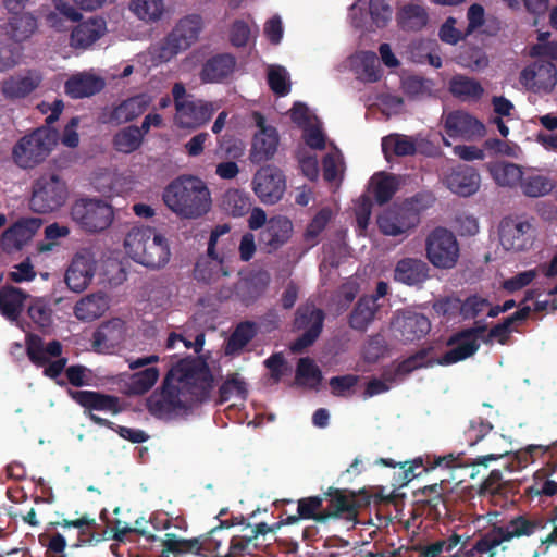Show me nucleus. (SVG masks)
Wrapping results in <instances>:
<instances>
[{
	"mask_svg": "<svg viewBox=\"0 0 557 557\" xmlns=\"http://www.w3.org/2000/svg\"><path fill=\"white\" fill-rule=\"evenodd\" d=\"M212 387L213 375L208 363L199 357H186L172 366L161 388L147 398L146 408L154 418L173 420L206 401Z\"/></svg>",
	"mask_w": 557,
	"mask_h": 557,
	"instance_id": "f257e3e1",
	"label": "nucleus"
},
{
	"mask_svg": "<svg viewBox=\"0 0 557 557\" xmlns=\"http://www.w3.org/2000/svg\"><path fill=\"white\" fill-rule=\"evenodd\" d=\"M269 524L260 522L256 524L246 523L239 534L230 539L226 549H222L221 541L215 535L223 531V524L212 529L209 535L201 542L198 537L180 539L174 533H165L162 542V553H172L176 556L182 554H194L203 557L201 549L210 550L218 557H249L264 546V536L269 533Z\"/></svg>",
	"mask_w": 557,
	"mask_h": 557,
	"instance_id": "f03ea898",
	"label": "nucleus"
},
{
	"mask_svg": "<svg viewBox=\"0 0 557 557\" xmlns=\"http://www.w3.org/2000/svg\"><path fill=\"white\" fill-rule=\"evenodd\" d=\"M166 207L184 219H198L209 212L211 194L206 183L194 175H181L163 191Z\"/></svg>",
	"mask_w": 557,
	"mask_h": 557,
	"instance_id": "7ed1b4c3",
	"label": "nucleus"
},
{
	"mask_svg": "<svg viewBox=\"0 0 557 557\" xmlns=\"http://www.w3.org/2000/svg\"><path fill=\"white\" fill-rule=\"evenodd\" d=\"M59 140L70 147V123L64 125L62 135L54 127L40 126L21 137L12 148L14 163L30 170L42 163L58 145Z\"/></svg>",
	"mask_w": 557,
	"mask_h": 557,
	"instance_id": "20e7f679",
	"label": "nucleus"
},
{
	"mask_svg": "<svg viewBox=\"0 0 557 557\" xmlns=\"http://www.w3.org/2000/svg\"><path fill=\"white\" fill-rule=\"evenodd\" d=\"M541 519L516 516L504 525H494L480 536L469 549L462 547L449 557H495L497 547L513 537L530 536L536 529L543 528Z\"/></svg>",
	"mask_w": 557,
	"mask_h": 557,
	"instance_id": "39448f33",
	"label": "nucleus"
},
{
	"mask_svg": "<svg viewBox=\"0 0 557 557\" xmlns=\"http://www.w3.org/2000/svg\"><path fill=\"white\" fill-rule=\"evenodd\" d=\"M128 256L150 269L164 267L171 256L168 239L150 226H135L124 239Z\"/></svg>",
	"mask_w": 557,
	"mask_h": 557,
	"instance_id": "423d86ee",
	"label": "nucleus"
},
{
	"mask_svg": "<svg viewBox=\"0 0 557 557\" xmlns=\"http://www.w3.org/2000/svg\"><path fill=\"white\" fill-rule=\"evenodd\" d=\"M75 515L77 518L72 519V529L77 531V541L72 544L74 547H81L92 542L97 543L103 539H112L117 542H124L129 539L131 525L119 519L110 521L106 508L101 509L99 513L100 519L106 523L104 529H101L96 522L95 517L89 513L79 515L76 511Z\"/></svg>",
	"mask_w": 557,
	"mask_h": 557,
	"instance_id": "0eeeda50",
	"label": "nucleus"
},
{
	"mask_svg": "<svg viewBox=\"0 0 557 557\" xmlns=\"http://www.w3.org/2000/svg\"><path fill=\"white\" fill-rule=\"evenodd\" d=\"M435 201L431 193L416 194L403 206L385 211L377 219V226L382 234L387 236H399L416 228L420 223L419 209H424Z\"/></svg>",
	"mask_w": 557,
	"mask_h": 557,
	"instance_id": "6e6552de",
	"label": "nucleus"
},
{
	"mask_svg": "<svg viewBox=\"0 0 557 557\" xmlns=\"http://www.w3.org/2000/svg\"><path fill=\"white\" fill-rule=\"evenodd\" d=\"M228 232H231L228 224H218L211 231L207 255L199 257L194 267V277L198 282L209 284L233 273L234 269L231 267L228 252H225L223 249L221 252L216 251V245L221 237L228 234Z\"/></svg>",
	"mask_w": 557,
	"mask_h": 557,
	"instance_id": "1a4fd4ad",
	"label": "nucleus"
},
{
	"mask_svg": "<svg viewBox=\"0 0 557 557\" xmlns=\"http://www.w3.org/2000/svg\"><path fill=\"white\" fill-rule=\"evenodd\" d=\"M201 30L200 15L190 14L181 18L166 37L153 47L154 59L159 62H169L190 48L198 40Z\"/></svg>",
	"mask_w": 557,
	"mask_h": 557,
	"instance_id": "9d476101",
	"label": "nucleus"
},
{
	"mask_svg": "<svg viewBox=\"0 0 557 557\" xmlns=\"http://www.w3.org/2000/svg\"><path fill=\"white\" fill-rule=\"evenodd\" d=\"M26 354L28 359L36 367L44 368V375L55 380L58 384H63L58 377L65 373L70 380V368H65L67 359L61 357L62 345L54 339L45 344L44 339L37 335L29 333L26 335Z\"/></svg>",
	"mask_w": 557,
	"mask_h": 557,
	"instance_id": "9b49d317",
	"label": "nucleus"
},
{
	"mask_svg": "<svg viewBox=\"0 0 557 557\" xmlns=\"http://www.w3.org/2000/svg\"><path fill=\"white\" fill-rule=\"evenodd\" d=\"M67 199L64 181L54 174H42L32 185L29 209L35 213H50L62 207Z\"/></svg>",
	"mask_w": 557,
	"mask_h": 557,
	"instance_id": "f8f14e48",
	"label": "nucleus"
},
{
	"mask_svg": "<svg viewBox=\"0 0 557 557\" xmlns=\"http://www.w3.org/2000/svg\"><path fill=\"white\" fill-rule=\"evenodd\" d=\"M325 312L312 302L300 305L295 312L293 329L302 331V334L290 344L295 354L302 352L312 346L323 331Z\"/></svg>",
	"mask_w": 557,
	"mask_h": 557,
	"instance_id": "ddd939ff",
	"label": "nucleus"
},
{
	"mask_svg": "<svg viewBox=\"0 0 557 557\" xmlns=\"http://www.w3.org/2000/svg\"><path fill=\"white\" fill-rule=\"evenodd\" d=\"M426 258L437 269H453L459 259V244L449 230L435 227L425 240Z\"/></svg>",
	"mask_w": 557,
	"mask_h": 557,
	"instance_id": "4468645a",
	"label": "nucleus"
},
{
	"mask_svg": "<svg viewBox=\"0 0 557 557\" xmlns=\"http://www.w3.org/2000/svg\"><path fill=\"white\" fill-rule=\"evenodd\" d=\"M113 218L112 207L101 199H79L72 206V220L88 233L107 230Z\"/></svg>",
	"mask_w": 557,
	"mask_h": 557,
	"instance_id": "2eb2a0df",
	"label": "nucleus"
},
{
	"mask_svg": "<svg viewBox=\"0 0 557 557\" xmlns=\"http://www.w3.org/2000/svg\"><path fill=\"white\" fill-rule=\"evenodd\" d=\"M253 191L264 205L277 203L286 190L283 171L274 165L260 168L252 180Z\"/></svg>",
	"mask_w": 557,
	"mask_h": 557,
	"instance_id": "dca6fc26",
	"label": "nucleus"
},
{
	"mask_svg": "<svg viewBox=\"0 0 557 557\" xmlns=\"http://www.w3.org/2000/svg\"><path fill=\"white\" fill-rule=\"evenodd\" d=\"M323 498L329 500L327 507L324 508L323 516L320 518L324 522L335 518H344L351 522L357 520L360 504L355 491L330 486L324 492Z\"/></svg>",
	"mask_w": 557,
	"mask_h": 557,
	"instance_id": "f3484780",
	"label": "nucleus"
},
{
	"mask_svg": "<svg viewBox=\"0 0 557 557\" xmlns=\"http://www.w3.org/2000/svg\"><path fill=\"white\" fill-rule=\"evenodd\" d=\"M42 219L23 216L12 223L0 235V248L5 253H15L27 246L42 225Z\"/></svg>",
	"mask_w": 557,
	"mask_h": 557,
	"instance_id": "a211bd4d",
	"label": "nucleus"
},
{
	"mask_svg": "<svg viewBox=\"0 0 557 557\" xmlns=\"http://www.w3.org/2000/svg\"><path fill=\"white\" fill-rule=\"evenodd\" d=\"M557 82V69L547 60H537L523 69L520 73V83L533 92H549Z\"/></svg>",
	"mask_w": 557,
	"mask_h": 557,
	"instance_id": "6ab92c4d",
	"label": "nucleus"
},
{
	"mask_svg": "<svg viewBox=\"0 0 557 557\" xmlns=\"http://www.w3.org/2000/svg\"><path fill=\"white\" fill-rule=\"evenodd\" d=\"M292 233L293 223L288 218L283 215L272 216L259 233V246L264 252L272 253L288 242Z\"/></svg>",
	"mask_w": 557,
	"mask_h": 557,
	"instance_id": "aec40b11",
	"label": "nucleus"
},
{
	"mask_svg": "<svg viewBox=\"0 0 557 557\" xmlns=\"http://www.w3.org/2000/svg\"><path fill=\"white\" fill-rule=\"evenodd\" d=\"M443 184L460 197H470L479 190L481 177L473 166L459 164L444 175Z\"/></svg>",
	"mask_w": 557,
	"mask_h": 557,
	"instance_id": "412c9836",
	"label": "nucleus"
},
{
	"mask_svg": "<svg viewBox=\"0 0 557 557\" xmlns=\"http://www.w3.org/2000/svg\"><path fill=\"white\" fill-rule=\"evenodd\" d=\"M178 106L175 124L181 128L193 129L206 124L218 109L211 102L195 98Z\"/></svg>",
	"mask_w": 557,
	"mask_h": 557,
	"instance_id": "4be33fe9",
	"label": "nucleus"
},
{
	"mask_svg": "<svg viewBox=\"0 0 557 557\" xmlns=\"http://www.w3.org/2000/svg\"><path fill=\"white\" fill-rule=\"evenodd\" d=\"M392 325L395 336L404 343L419 341L431 330V322L424 314L411 311L398 315Z\"/></svg>",
	"mask_w": 557,
	"mask_h": 557,
	"instance_id": "5701e85b",
	"label": "nucleus"
},
{
	"mask_svg": "<svg viewBox=\"0 0 557 557\" xmlns=\"http://www.w3.org/2000/svg\"><path fill=\"white\" fill-rule=\"evenodd\" d=\"M531 224L518 218H504L499 224V242L504 249L522 251L530 245Z\"/></svg>",
	"mask_w": 557,
	"mask_h": 557,
	"instance_id": "b1692460",
	"label": "nucleus"
},
{
	"mask_svg": "<svg viewBox=\"0 0 557 557\" xmlns=\"http://www.w3.org/2000/svg\"><path fill=\"white\" fill-rule=\"evenodd\" d=\"M256 121L260 131L253 137L249 159L252 163L260 164L275 154L278 136L275 128L264 125V117L260 113H256Z\"/></svg>",
	"mask_w": 557,
	"mask_h": 557,
	"instance_id": "393cba45",
	"label": "nucleus"
},
{
	"mask_svg": "<svg viewBox=\"0 0 557 557\" xmlns=\"http://www.w3.org/2000/svg\"><path fill=\"white\" fill-rule=\"evenodd\" d=\"M445 132L451 138L470 140L484 135V125L469 113L450 112L445 119Z\"/></svg>",
	"mask_w": 557,
	"mask_h": 557,
	"instance_id": "a878e982",
	"label": "nucleus"
},
{
	"mask_svg": "<svg viewBox=\"0 0 557 557\" xmlns=\"http://www.w3.org/2000/svg\"><path fill=\"white\" fill-rule=\"evenodd\" d=\"M72 399L88 412L104 411L117 414L122 411L121 400L114 395L95 391H76L72 392Z\"/></svg>",
	"mask_w": 557,
	"mask_h": 557,
	"instance_id": "bb28decb",
	"label": "nucleus"
},
{
	"mask_svg": "<svg viewBox=\"0 0 557 557\" xmlns=\"http://www.w3.org/2000/svg\"><path fill=\"white\" fill-rule=\"evenodd\" d=\"M42 81L38 71L28 70L25 75H12L2 82L1 91L5 99L14 101L29 96Z\"/></svg>",
	"mask_w": 557,
	"mask_h": 557,
	"instance_id": "cd10ccee",
	"label": "nucleus"
},
{
	"mask_svg": "<svg viewBox=\"0 0 557 557\" xmlns=\"http://www.w3.org/2000/svg\"><path fill=\"white\" fill-rule=\"evenodd\" d=\"M96 270V259L89 248L78 250L72 258V292H83L91 282Z\"/></svg>",
	"mask_w": 557,
	"mask_h": 557,
	"instance_id": "c85d7f7f",
	"label": "nucleus"
},
{
	"mask_svg": "<svg viewBox=\"0 0 557 557\" xmlns=\"http://www.w3.org/2000/svg\"><path fill=\"white\" fill-rule=\"evenodd\" d=\"M430 268L425 261L419 258H403L394 270V278L408 286H417L430 277Z\"/></svg>",
	"mask_w": 557,
	"mask_h": 557,
	"instance_id": "c756f323",
	"label": "nucleus"
},
{
	"mask_svg": "<svg viewBox=\"0 0 557 557\" xmlns=\"http://www.w3.org/2000/svg\"><path fill=\"white\" fill-rule=\"evenodd\" d=\"M236 66V59L230 53H218L209 58L200 71L203 83H222L228 78Z\"/></svg>",
	"mask_w": 557,
	"mask_h": 557,
	"instance_id": "7c9ffc66",
	"label": "nucleus"
},
{
	"mask_svg": "<svg viewBox=\"0 0 557 557\" xmlns=\"http://www.w3.org/2000/svg\"><path fill=\"white\" fill-rule=\"evenodd\" d=\"M124 337V322L121 319H111L99 325L92 333V347L98 352H109L115 348Z\"/></svg>",
	"mask_w": 557,
	"mask_h": 557,
	"instance_id": "2f4dec72",
	"label": "nucleus"
},
{
	"mask_svg": "<svg viewBox=\"0 0 557 557\" xmlns=\"http://www.w3.org/2000/svg\"><path fill=\"white\" fill-rule=\"evenodd\" d=\"M380 305L375 304V297L361 296L348 315L349 326L358 332H366L375 320Z\"/></svg>",
	"mask_w": 557,
	"mask_h": 557,
	"instance_id": "473e14b6",
	"label": "nucleus"
},
{
	"mask_svg": "<svg viewBox=\"0 0 557 557\" xmlns=\"http://www.w3.org/2000/svg\"><path fill=\"white\" fill-rule=\"evenodd\" d=\"M537 455L548 456L547 466L552 467L550 472L557 470V441L550 445H529L524 449H521L515 454V461L517 465H511L509 470L512 471L516 468H525L529 462H533Z\"/></svg>",
	"mask_w": 557,
	"mask_h": 557,
	"instance_id": "72a5a7b5",
	"label": "nucleus"
},
{
	"mask_svg": "<svg viewBox=\"0 0 557 557\" xmlns=\"http://www.w3.org/2000/svg\"><path fill=\"white\" fill-rule=\"evenodd\" d=\"M28 295L18 287L5 285L0 288V313L10 321H17Z\"/></svg>",
	"mask_w": 557,
	"mask_h": 557,
	"instance_id": "f704fd0d",
	"label": "nucleus"
},
{
	"mask_svg": "<svg viewBox=\"0 0 557 557\" xmlns=\"http://www.w3.org/2000/svg\"><path fill=\"white\" fill-rule=\"evenodd\" d=\"M106 32L101 18H89L72 28V47L87 48L96 42Z\"/></svg>",
	"mask_w": 557,
	"mask_h": 557,
	"instance_id": "c9c22d12",
	"label": "nucleus"
},
{
	"mask_svg": "<svg viewBox=\"0 0 557 557\" xmlns=\"http://www.w3.org/2000/svg\"><path fill=\"white\" fill-rule=\"evenodd\" d=\"M446 345L451 347L438 359L435 363L440 366H449L472 357L480 348V344L475 338L462 337L454 343H450V337L447 339Z\"/></svg>",
	"mask_w": 557,
	"mask_h": 557,
	"instance_id": "e433bc0d",
	"label": "nucleus"
},
{
	"mask_svg": "<svg viewBox=\"0 0 557 557\" xmlns=\"http://www.w3.org/2000/svg\"><path fill=\"white\" fill-rule=\"evenodd\" d=\"M446 345L451 347L438 359L435 363L440 366H449L472 357L480 348V344L475 338L462 337L454 343H450V337L447 339Z\"/></svg>",
	"mask_w": 557,
	"mask_h": 557,
	"instance_id": "4c0bfd02",
	"label": "nucleus"
},
{
	"mask_svg": "<svg viewBox=\"0 0 557 557\" xmlns=\"http://www.w3.org/2000/svg\"><path fill=\"white\" fill-rule=\"evenodd\" d=\"M446 345L451 347L438 359L435 363L440 366H449L472 357L480 348V344L475 338L462 337L454 343H450V337L447 339Z\"/></svg>",
	"mask_w": 557,
	"mask_h": 557,
	"instance_id": "58836bf2",
	"label": "nucleus"
},
{
	"mask_svg": "<svg viewBox=\"0 0 557 557\" xmlns=\"http://www.w3.org/2000/svg\"><path fill=\"white\" fill-rule=\"evenodd\" d=\"M446 345L451 347L438 359L435 363L440 366H449L472 357L480 348V344L475 338L462 337L454 343H450V337L447 339Z\"/></svg>",
	"mask_w": 557,
	"mask_h": 557,
	"instance_id": "ea45409f",
	"label": "nucleus"
},
{
	"mask_svg": "<svg viewBox=\"0 0 557 557\" xmlns=\"http://www.w3.org/2000/svg\"><path fill=\"white\" fill-rule=\"evenodd\" d=\"M450 94L461 101H478L484 94L479 81L465 75H455L449 81Z\"/></svg>",
	"mask_w": 557,
	"mask_h": 557,
	"instance_id": "a19ab883",
	"label": "nucleus"
},
{
	"mask_svg": "<svg viewBox=\"0 0 557 557\" xmlns=\"http://www.w3.org/2000/svg\"><path fill=\"white\" fill-rule=\"evenodd\" d=\"M37 20L30 13L12 15L5 24V34L14 41L27 40L37 29Z\"/></svg>",
	"mask_w": 557,
	"mask_h": 557,
	"instance_id": "79ce46f5",
	"label": "nucleus"
},
{
	"mask_svg": "<svg viewBox=\"0 0 557 557\" xmlns=\"http://www.w3.org/2000/svg\"><path fill=\"white\" fill-rule=\"evenodd\" d=\"M148 107V101L144 95L131 97L116 106L111 114L110 122L123 124L133 121L141 115Z\"/></svg>",
	"mask_w": 557,
	"mask_h": 557,
	"instance_id": "37998d69",
	"label": "nucleus"
},
{
	"mask_svg": "<svg viewBox=\"0 0 557 557\" xmlns=\"http://www.w3.org/2000/svg\"><path fill=\"white\" fill-rule=\"evenodd\" d=\"M107 309L104 295L97 293L82 298L74 307V314L78 320L89 322L101 317Z\"/></svg>",
	"mask_w": 557,
	"mask_h": 557,
	"instance_id": "c03bdc74",
	"label": "nucleus"
},
{
	"mask_svg": "<svg viewBox=\"0 0 557 557\" xmlns=\"http://www.w3.org/2000/svg\"><path fill=\"white\" fill-rule=\"evenodd\" d=\"M429 15L426 10L417 3H407L397 13V22L401 29L417 32L426 26Z\"/></svg>",
	"mask_w": 557,
	"mask_h": 557,
	"instance_id": "a18cd8bd",
	"label": "nucleus"
},
{
	"mask_svg": "<svg viewBox=\"0 0 557 557\" xmlns=\"http://www.w3.org/2000/svg\"><path fill=\"white\" fill-rule=\"evenodd\" d=\"M322 380V371L311 358L302 357L298 360L295 372L297 386L318 391Z\"/></svg>",
	"mask_w": 557,
	"mask_h": 557,
	"instance_id": "49530a36",
	"label": "nucleus"
},
{
	"mask_svg": "<svg viewBox=\"0 0 557 557\" xmlns=\"http://www.w3.org/2000/svg\"><path fill=\"white\" fill-rule=\"evenodd\" d=\"M258 334V325L253 321H243L236 325L225 346L226 355L242 351Z\"/></svg>",
	"mask_w": 557,
	"mask_h": 557,
	"instance_id": "de8ad7c7",
	"label": "nucleus"
},
{
	"mask_svg": "<svg viewBox=\"0 0 557 557\" xmlns=\"http://www.w3.org/2000/svg\"><path fill=\"white\" fill-rule=\"evenodd\" d=\"M382 151L385 157L392 152L396 157H411L417 154V141L404 134H391L382 139Z\"/></svg>",
	"mask_w": 557,
	"mask_h": 557,
	"instance_id": "09e8293b",
	"label": "nucleus"
},
{
	"mask_svg": "<svg viewBox=\"0 0 557 557\" xmlns=\"http://www.w3.org/2000/svg\"><path fill=\"white\" fill-rule=\"evenodd\" d=\"M491 175L497 185L503 187H513L520 185L523 172L515 163L499 162L490 168Z\"/></svg>",
	"mask_w": 557,
	"mask_h": 557,
	"instance_id": "8fccbe9b",
	"label": "nucleus"
},
{
	"mask_svg": "<svg viewBox=\"0 0 557 557\" xmlns=\"http://www.w3.org/2000/svg\"><path fill=\"white\" fill-rule=\"evenodd\" d=\"M104 87V81L101 77L91 74H72V98L90 97Z\"/></svg>",
	"mask_w": 557,
	"mask_h": 557,
	"instance_id": "3c124183",
	"label": "nucleus"
},
{
	"mask_svg": "<svg viewBox=\"0 0 557 557\" xmlns=\"http://www.w3.org/2000/svg\"><path fill=\"white\" fill-rule=\"evenodd\" d=\"M143 139L144 135L141 129L131 125L114 135L113 146L119 152L132 153L140 147Z\"/></svg>",
	"mask_w": 557,
	"mask_h": 557,
	"instance_id": "603ef678",
	"label": "nucleus"
},
{
	"mask_svg": "<svg viewBox=\"0 0 557 557\" xmlns=\"http://www.w3.org/2000/svg\"><path fill=\"white\" fill-rule=\"evenodd\" d=\"M27 314L35 326L44 334H49L53 326L52 309L41 299L33 301L27 310Z\"/></svg>",
	"mask_w": 557,
	"mask_h": 557,
	"instance_id": "864d4df0",
	"label": "nucleus"
},
{
	"mask_svg": "<svg viewBox=\"0 0 557 557\" xmlns=\"http://www.w3.org/2000/svg\"><path fill=\"white\" fill-rule=\"evenodd\" d=\"M251 199L247 193L230 189L223 197V208L233 216H244L251 209Z\"/></svg>",
	"mask_w": 557,
	"mask_h": 557,
	"instance_id": "5fc2aeb1",
	"label": "nucleus"
},
{
	"mask_svg": "<svg viewBox=\"0 0 557 557\" xmlns=\"http://www.w3.org/2000/svg\"><path fill=\"white\" fill-rule=\"evenodd\" d=\"M520 187L524 196L537 198L549 194L553 189V184L546 176L528 174L523 175Z\"/></svg>",
	"mask_w": 557,
	"mask_h": 557,
	"instance_id": "6e6d98bb",
	"label": "nucleus"
},
{
	"mask_svg": "<svg viewBox=\"0 0 557 557\" xmlns=\"http://www.w3.org/2000/svg\"><path fill=\"white\" fill-rule=\"evenodd\" d=\"M331 220V211L329 209H321L308 223L304 233V240L309 248L319 244V237L326 228Z\"/></svg>",
	"mask_w": 557,
	"mask_h": 557,
	"instance_id": "4d7b16f0",
	"label": "nucleus"
},
{
	"mask_svg": "<svg viewBox=\"0 0 557 557\" xmlns=\"http://www.w3.org/2000/svg\"><path fill=\"white\" fill-rule=\"evenodd\" d=\"M131 10L143 21L154 22L163 13V0H132Z\"/></svg>",
	"mask_w": 557,
	"mask_h": 557,
	"instance_id": "13d9d810",
	"label": "nucleus"
},
{
	"mask_svg": "<svg viewBox=\"0 0 557 557\" xmlns=\"http://www.w3.org/2000/svg\"><path fill=\"white\" fill-rule=\"evenodd\" d=\"M414 496H421V498H419V502L424 506H428L431 511L438 513V506L441 504H445L443 481L417 490L414 492Z\"/></svg>",
	"mask_w": 557,
	"mask_h": 557,
	"instance_id": "bf43d9fd",
	"label": "nucleus"
},
{
	"mask_svg": "<svg viewBox=\"0 0 557 557\" xmlns=\"http://www.w3.org/2000/svg\"><path fill=\"white\" fill-rule=\"evenodd\" d=\"M158 377L159 371L157 368H146L131 376L129 388L133 394L143 395L156 384Z\"/></svg>",
	"mask_w": 557,
	"mask_h": 557,
	"instance_id": "052dcab7",
	"label": "nucleus"
},
{
	"mask_svg": "<svg viewBox=\"0 0 557 557\" xmlns=\"http://www.w3.org/2000/svg\"><path fill=\"white\" fill-rule=\"evenodd\" d=\"M221 403L230 400L233 395L242 399H246L248 389L246 382L239 376L238 373L228 374L226 380L219 388Z\"/></svg>",
	"mask_w": 557,
	"mask_h": 557,
	"instance_id": "680f3d73",
	"label": "nucleus"
},
{
	"mask_svg": "<svg viewBox=\"0 0 557 557\" xmlns=\"http://www.w3.org/2000/svg\"><path fill=\"white\" fill-rule=\"evenodd\" d=\"M432 348H422L416 354L409 356L397 364V371L403 373V376H407L414 370L432 367L435 364V360L428 359L429 352Z\"/></svg>",
	"mask_w": 557,
	"mask_h": 557,
	"instance_id": "e2e57ef3",
	"label": "nucleus"
},
{
	"mask_svg": "<svg viewBox=\"0 0 557 557\" xmlns=\"http://www.w3.org/2000/svg\"><path fill=\"white\" fill-rule=\"evenodd\" d=\"M323 496L304 497L298 500L297 513L302 519H312L317 522H324L320 519L323 516Z\"/></svg>",
	"mask_w": 557,
	"mask_h": 557,
	"instance_id": "0e129e2a",
	"label": "nucleus"
},
{
	"mask_svg": "<svg viewBox=\"0 0 557 557\" xmlns=\"http://www.w3.org/2000/svg\"><path fill=\"white\" fill-rule=\"evenodd\" d=\"M398 189L395 176L383 174L373 185V197L379 205L387 203Z\"/></svg>",
	"mask_w": 557,
	"mask_h": 557,
	"instance_id": "69168bd1",
	"label": "nucleus"
},
{
	"mask_svg": "<svg viewBox=\"0 0 557 557\" xmlns=\"http://www.w3.org/2000/svg\"><path fill=\"white\" fill-rule=\"evenodd\" d=\"M39 543L46 547L49 557H65L66 539L55 531H46L39 535Z\"/></svg>",
	"mask_w": 557,
	"mask_h": 557,
	"instance_id": "338daca9",
	"label": "nucleus"
},
{
	"mask_svg": "<svg viewBox=\"0 0 557 557\" xmlns=\"http://www.w3.org/2000/svg\"><path fill=\"white\" fill-rule=\"evenodd\" d=\"M52 3L54 11L47 14L46 22L57 30H64L66 22L70 21V2L69 0H52Z\"/></svg>",
	"mask_w": 557,
	"mask_h": 557,
	"instance_id": "774afa93",
	"label": "nucleus"
}]
</instances>
